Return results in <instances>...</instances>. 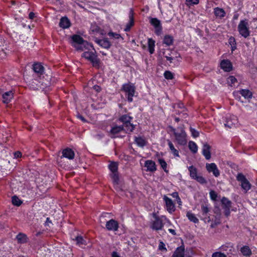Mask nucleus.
<instances>
[{
    "label": "nucleus",
    "instance_id": "51",
    "mask_svg": "<svg viewBox=\"0 0 257 257\" xmlns=\"http://www.w3.org/2000/svg\"><path fill=\"white\" fill-rule=\"evenodd\" d=\"M165 57L166 58L167 60L169 61L170 63L173 62V61L175 59V58H177V56H176L174 57L172 56L171 54H170L169 56L166 55Z\"/></svg>",
    "mask_w": 257,
    "mask_h": 257
},
{
    "label": "nucleus",
    "instance_id": "38",
    "mask_svg": "<svg viewBox=\"0 0 257 257\" xmlns=\"http://www.w3.org/2000/svg\"><path fill=\"white\" fill-rule=\"evenodd\" d=\"M186 216L188 217V219L195 223H197L199 222L198 219L196 217L195 215L190 211H188L187 212Z\"/></svg>",
    "mask_w": 257,
    "mask_h": 257
},
{
    "label": "nucleus",
    "instance_id": "36",
    "mask_svg": "<svg viewBox=\"0 0 257 257\" xmlns=\"http://www.w3.org/2000/svg\"><path fill=\"white\" fill-rule=\"evenodd\" d=\"M16 238L19 243H24L27 242V237L26 234L22 233H19Z\"/></svg>",
    "mask_w": 257,
    "mask_h": 257
},
{
    "label": "nucleus",
    "instance_id": "1",
    "mask_svg": "<svg viewBox=\"0 0 257 257\" xmlns=\"http://www.w3.org/2000/svg\"><path fill=\"white\" fill-rule=\"evenodd\" d=\"M171 131L173 133L175 139L179 145L183 146L186 144L187 135L183 127H179L176 129L171 127Z\"/></svg>",
    "mask_w": 257,
    "mask_h": 257
},
{
    "label": "nucleus",
    "instance_id": "44",
    "mask_svg": "<svg viewBox=\"0 0 257 257\" xmlns=\"http://www.w3.org/2000/svg\"><path fill=\"white\" fill-rule=\"evenodd\" d=\"M171 195L173 198H175L176 199L177 202L179 205H182V201H181V198H180V197L179 196L178 192H173Z\"/></svg>",
    "mask_w": 257,
    "mask_h": 257
},
{
    "label": "nucleus",
    "instance_id": "50",
    "mask_svg": "<svg viewBox=\"0 0 257 257\" xmlns=\"http://www.w3.org/2000/svg\"><path fill=\"white\" fill-rule=\"evenodd\" d=\"M190 132L191 133L192 136L194 138H197L199 136V133L194 128L190 127Z\"/></svg>",
    "mask_w": 257,
    "mask_h": 257
},
{
    "label": "nucleus",
    "instance_id": "61",
    "mask_svg": "<svg viewBox=\"0 0 257 257\" xmlns=\"http://www.w3.org/2000/svg\"><path fill=\"white\" fill-rule=\"evenodd\" d=\"M168 231H169L170 233H171L173 235H176V231L174 229L170 228V229H168Z\"/></svg>",
    "mask_w": 257,
    "mask_h": 257
},
{
    "label": "nucleus",
    "instance_id": "15",
    "mask_svg": "<svg viewBox=\"0 0 257 257\" xmlns=\"http://www.w3.org/2000/svg\"><path fill=\"white\" fill-rule=\"evenodd\" d=\"M206 169L208 172L212 173L213 175L216 177H218L220 175V171L217 165L214 163H206Z\"/></svg>",
    "mask_w": 257,
    "mask_h": 257
},
{
    "label": "nucleus",
    "instance_id": "30",
    "mask_svg": "<svg viewBox=\"0 0 257 257\" xmlns=\"http://www.w3.org/2000/svg\"><path fill=\"white\" fill-rule=\"evenodd\" d=\"M97 44L102 48L108 49L110 46V43L107 38L97 40Z\"/></svg>",
    "mask_w": 257,
    "mask_h": 257
},
{
    "label": "nucleus",
    "instance_id": "52",
    "mask_svg": "<svg viewBox=\"0 0 257 257\" xmlns=\"http://www.w3.org/2000/svg\"><path fill=\"white\" fill-rule=\"evenodd\" d=\"M108 35H109V36L113 37L115 39H119V38L121 37L120 35L119 34L115 33H113V32H109L108 33Z\"/></svg>",
    "mask_w": 257,
    "mask_h": 257
},
{
    "label": "nucleus",
    "instance_id": "25",
    "mask_svg": "<svg viewBox=\"0 0 257 257\" xmlns=\"http://www.w3.org/2000/svg\"><path fill=\"white\" fill-rule=\"evenodd\" d=\"M220 67L226 72L230 71L232 68L231 62L228 60H223L220 63Z\"/></svg>",
    "mask_w": 257,
    "mask_h": 257
},
{
    "label": "nucleus",
    "instance_id": "33",
    "mask_svg": "<svg viewBox=\"0 0 257 257\" xmlns=\"http://www.w3.org/2000/svg\"><path fill=\"white\" fill-rule=\"evenodd\" d=\"M168 146L170 149V150L171 152V153L174 155L175 157H179V153L178 150L175 148L174 145L173 143L170 141H168Z\"/></svg>",
    "mask_w": 257,
    "mask_h": 257
},
{
    "label": "nucleus",
    "instance_id": "9",
    "mask_svg": "<svg viewBox=\"0 0 257 257\" xmlns=\"http://www.w3.org/2000/svg\"><path fill=\"white\" fill-rule=\"evenodd\" d=\"M238 119L237 117L234 115L228 114L226 115L225 117L224 125L228 128H232L237 124Z\"/></svg>",
    "mask_w": 257,
    "mask_h": 257
},
{
    "label": "nucleus",
    "instance_id": "34",
    "mask_svg": "<svg viewBox=\"0 0 257 257\" xmlns=\"http://www.w3.org/2000/svg\"><path fill=\"white\" fill-rule=\"evenodd\" d=\"M214 13L216 17L220 18H223L225 15V12L223 9L218 7L214 9Z\"/></svg>",
    "mask_w": 257,
    "mask_h": 257
},
{
    "label": "nucleus",
    "instance_id": "12",
    "mask_svg": "<svg viewBox=\"0 0 257 257\" xmlns=\"http://www.w3.org/2000/svg\"><path fill=\"white\" fill-rule=\"evenodd\" d=\"M220 249L222 251L226 252L229 255H234L236 253L235 249L231 243H227L222 245Z\"/></svg>",
    "mask_w": 257,
    "mask_h": 257
},
{
    "label": "nucleus",
    "instance_id": "46",
    "mask_svg": "<svg viewBox=\"0 0 257 257\" xmlns=\"http://www.w3.org/2000/svg\"><path fill=\"white\" fill-rule=\"evenodd\" d=\"M164 77L166 79L171 80L174 78V74L169 71H166L164 74Z\"/></svg>",
    "mask_w": 257,
    "mask_h": 257
},
{
    "label": "nucleus",
    "instance_id": "5",
    "mask_svg": "<svg viewBox=\"0 0 257 257\" xmlns=\"http://www.w3.org/2000/svg\"><path fill=\"white\" fill-rule=\"evenodd\" d=\"M133 117L128 114H123L119 118V120L123 123L122 125L125 127L126 132H132L135 128V125L131 123Z\"/></svg>",
    "mask_w": 257,
    "mask_h": 257
},
{
    "label": "nucleus",
    "instance_id": "21",
    "mask_svg": "<svg viewBox=\"0 0 257 257\" xmlns=\"http://www.w3.org/2000/svg\"><path fill=\"white\" fill-rule=\"evenodd\" d=\"M14 94V91L13 90L5 92L2 96L3 102L5 103H9L13 98Z\"/></svg>",
    "mask_w": 257,
    "mask_h": 257
},
{
    "label": "nucleus",
    "instance_id": "39",
    "mask_svg": "<svg viewBox=\"0 0 257 257\" xmlns=\"http://www.w3.org/2000/svg\"><path fill=\"white\" fill-rule=\"evenodd\" d=\"M240 94L245 98H250L252 97V93L248 89H241L239 91Z\"/></svg>",
    "mask_w": 257,
    "mask_h": 257
},
{
    "label": "nucleus",
    "instance_id": "10",
    "mask_svg": "<svg viewBox=\"0 0 257 257\" xmlns=\"http://www.w3.org/2000/svg\"><path fill=\"white\" fill-rule=\"evenodd\" d=\"M163 200L165 203V208L170 214L173 213L176 210L175 205L173 200L166 195L163 196Z\"/></svg>",
    "mask_w": 257,
    "mask_h": 257
},
{
    "label": "nucleus",
    "instance_id": "20",
    "mask_svg": "<svg viewBox=\"0 0 257 257\" xmlns=\"http://www.w3.org/2000/svg\"><path fill=\"white\" fill-rule=\"evenodd\" d=\"M33 70L38 76H40L44 73V67L41 63H35L33 65Z\"/></svg>",
    "mask_w": 257,
    "mask_h": 257
},
{
    "label": "nucleus",
    "instance_id": "40",
    "mask_svg": "<svg viewBox=\"0 0 257 257\" xmlns=\"http://www.w3.org/2000/svg\"><path fill=\"white\" fill-rule=\"evenodd\" d=\"M188 147L193 153L195 154L197 153L198 151V147L195 143L192 141L189 142Z\"/></svg>",
    "mask_w": 257,
    "mask_h": 257
},
{
    "label": "nucleus",
    "instance_id": "4",
    "mask_svg": "<svg viewBox=\"0 0 257 257\" xmlns=\"http://www.w3.org/2000/svg\"><path fill=\"white\" fill-rule=\"evenodd\" d=\"M238 31L240 35L245 38L250 35L249 24L246 19L241 20L238 25Z\"/></svg>",
    "mask_w": 257,
    "mask_h": 257
},
{
    "label": "nucleus",
    "instance_id": "19",
    "mask_svg": "<svg viewBox=\"0 0 257 257\" xmlns=\"http://www.w3.org/2000/svg\"><path fill=\"white\" fill-rule=\"evenodd\" d=\"M86 88L87 89L86 91H90L91 93H92L93 91L94 92L96 91V81L95 77H93L88 81Z\"/></svg>",
    "mask_w": 257,
    "mask_h": 257
},
{
    "label": "nucleus",
    "instance_id": "16",
    "mask_svg": "<svg viewBox=\"0 0 257 257\" xmlns=\"http://www.w3.org/2000/svg\"><path fill=\"white\" fill-rule=\"evenodd\" d=\"M105 226L109 231H116L118 230L119 224L117 221L111 219L106 222Z\"/></svg>",
    "mask_w": 257,
    "mask_h": 257
},
{
    "label": "nucleus",
    "instance_id": "8",
    "mask_svg": "<svg viewBox=\"0 0 257 257\" xmlns=\"http://www.w3.org/2000/svg\"><path fill=\"white\" fill-rule=\"evenodd\" d=\"M236 180L240 183L241 188L246 193L250 189L251 185L245 176L242 173H238L236 176Z\"/></svg>",
    "mask_w": 257,
    "mask_h": 257
},
{
    "label": "nucleus",
    "instance_id": "35",
    "mask_svg": "<svg viewBox=\"0 0 257 257\" xmlns=\"http://www.w3.org/2000/svg\"><path fill=\"white\" fill-rule=\"evenodd\" d=\"M155 41L152 38H149L148 40V49L150 54H153L155 51Z\"/></svg>",
    "mask_w": 257,
    "mask_h": 257
},
{
    "label": "nucleus",
    "instance_id": "54",
    "mask_svg": "<svg viewBox=\"0 0 257 257\" xmlns=\"http://www.w3.org/2000/svg\"><path fill=\"white\" fill-rule=\"evenodd\" d=\"M228 43L231 46L236 45L235 40L234 38L231 37L228 40Z\"/></svg>",
    "mask_w": 257,
    "mask_h": 257
},
{
    "label": "nucleus",
    "instance_id": "28",
    "mask_svg": "<svg viewBox=\"0 0 257 257\" xmlns=\"http://www.w3.org/2000/svg\"><path fill=\"white\" fill-rule=\"evenodd\" d=\"M202 154L206 160H209L211 158L210 147L207 144L203 145L202 148Z\"/></svg>",
    "mask_w": 257,
    "mask_h": 257
},
{
    "label": "nucleus",
    "instance_id": "14",
    "mask_svg": "<svg viewBox=\"0 0 257 257\" xmlns=\"http://www.w3.org/2000/svg\"><path fill=\"white\" fill-rule=\"evenodd\" d=\"M123 131H124L123 125L114 124L112 125L109 132L110 136L111 138L117 137L118 136V134Z\"/></svg>",
    "mask_w": 257,
    "mask_h": 257
},
{
    "label": "nucleus",
    "instance_id": "17",
    "mask_svg": "<svg viewBox=\"0 0 257 257\" xmlns=\"http://www.w3.org/2000/svg\"><path fill=\"white\" fill-rule=\"evenodd\" d=\"M86 59L89 60L93 67L96 66V55L91 52H84L82 55Z\"/></svg>",
    "mask_w": 257,
    "mask_h": 257
},
{
    "label": "nucleus",
    "instance_id": "47",
    "mask_svg": "<svg viewBox=\"0 0 257 257\" xmlns=\"http://www.w3.org/2000/svg\"><path fill=\"white\" fill-rule=\"evenodd\" d=\"M199 2V0H186L185 4L190 7L191 5H197Z\"/></svg>",
    "mask_w": 257,
    "mask_h": 257
},
{
    "label": "nucleus",
    "instance_id": "59",
    "mask_svg": "<svg viewBox=\"0 0 257 257\" xmlns=\"http://www.w3.org/2000/svg\"><path fill=\"white\" fill-rule=\"evenodd\" d=\"M49 223H51V220H50V218L47 217L46 220V222L45 223V225L47 226L48 225Z\"/></svg>",
    "mask_w": 257,
    "mask_h": 257
},
{
    "label": "nucleus",
    "instance_id": "48",
    "mask_svg": "<svg viewBox=\"0 0 257 257\" xmlns=\"http://www.w3.org/2000/svg\"><path fill=\"white\" fill-rule=\"evenodd\" d=\"M209 195H210V197L211 199L212 200L215 201L216 200V198L217 197V194L214 191H213V190L210 191V192H209Z\"/></svg>",
    "mask_w": 257,
    "mask_h": 257
},
{
    "label": "nucleus",
    "instance_id": "26",
    "mask_svg": "<svg viewBox=\"0 0 257 257\" xmlns=\"http://www.w3.org/2000/svg\"><path fill=\"white\" fill-rule=\"evenodd\" d=\"M145 167L147 168V171L153 172L156 170L155 163L152 160L146 161Z\"/></svg>",
    "mask_w": 257,
    "mask_h": 257
},
{
    "label": "nucleus",
    "instance_id": "29",
    "mask_svg": "<svg viewBox=\"0 0 257 257\" xmlns=\"http://www.w3.org/2000/svg\"><path fill=\"white\" fill-rule=\"evenodd\" d=\"M174 42V38L170 35H166L163 39V43L166 46H170L173 45Z\"/></svg>",
    "mask_w": 257,
    "mask_h": 257
},
{
    "label": "nucleus",
    "instance_id": "22",
    "mask_svg": "<svg viewBox=\"0 0 257 257\" xmlns=\"http://www.w3.org/2000/svg\"><path fill=\"white\" fill-rule=\"evenodd\" d=\"M62 156L61 157V158L64 157L69 160H72L74 157L75 154L74 151L71 149H70L69 148L64 149L62 151Z\"/></svg>",
    "mask_w": 257,
    "mask_h": 257
},
{
    "label": "nucleus",
    "instance_id": "32",
    "mask_svg": "<svg viewBox=\"0 0 257 257\" xmlns=\"http://www.w3.org/2000/svg\"><path fill=\"white\" fill-rule=\"evenodd\" d=\"M240 252L245 256H250L251 254V251L248 246L244 245L240 248Z\"/></svg>",
    "mask_w": 257,
    "mask_h": 257
},
{
    "label": "nucleus",
    "instance_id": "7",
    "mask_svg": "<svg viewBox=\"0 0 257 257\" xmlns=\"http://www.w3.org/2000/svg\"><path fill=\"white\" fill-rule=\"evenodd\" d=\"M188 169L189 172L190 177L196 180L198 182L201 184H204L207 183L206 179L201 176L198 175L197 169L193 165L188 167Z\"/></svg>",
    "mask_w": 257,
    "mask_h": 257
},
{
    "label": "nucleus",
    "instance_id": "57",
    "mask_svg": "<svg viewBox=\"0 0 257 257\" xmlns=\"http://www.w3.org/2000/svg\"><path fill=\"white\" fill-rule=\"evenodd\" d=\"M77 117L78 118L81 119L82 121H83V122H85L86 121V120H85V118L82 115L80 114L79 113H78L77 115Z\"/></svg>",
    "mask_w": 257,
    "mask_h": 257
},
{
    "label": "nucleus",
    "instance_id": "63",
    "mask_svg": "<svg viewBox=\"0 0 257 257\" xmlns=\"http://www.w3.org/2000/svg\"><path fill=\"white\" fill-rule=\"evenodd\" d=\"M175 119V121H176V122H179V120H180V119H179V117H176Z\"/></svg>",
    "mask_w": 257,
    "mask_h": 257
},
{
    "label": "nucleus",
    "instance_id": "24",
    "mask_svg": "<svg viewBox=\"0 0 257 257\" xmlns=\"http://www.w3.org/2000/svg\"><path fill=\"white\" fill-rule=\"evenodd\" d=\"M133 11L132 9L130 10V13H129V22L126 24L125 25V27L124 29V31L125 32H128L131 30V28L134 26V16H133Z\"/></svg>",
    "mask_w": 257,
    "mask_h": 257
},
{
    "label": "nucleus",
    "instance_id": "43",
    "mask_svg": "<svg viewBox=\"0 0 257 257\" xmlns=\"http://www.w3.org/2000/svg\"><path fill=\"white\" fill-rule=\"evenodd\" d=\"M159 164L161 165L162 169L165 172H168V171L167 170V164L163 159H159L158 160Z\"/></svg>",
    "mask_w": 257,
    "mask_h": 257
},
{
    "label": "nucleus",
    "instance_id": "58",
    "mask_svg": "<svg viewBox=\"0 0 257 257\" xmlns=\"http://www.w3.org/2000/svg\"><path fill=\"white\" fill-rule=\"evenodd\" d=\"M35 17V14L33 12H30L29 15L30 19L33 20Z\"/></svg>",
    "mask_w": 257,
    "mask_h": 257
},
{
    "label": "nucleus",
    "instance_id": "3",
    "mask_svg": "<svg viewBox=\"0 0 257 257\" xmlns=\"http://www.w3.org/2000/svg\"><path fill=\"white\" fill-rule=\"evenodd\" d=\"M72 45L77 51H83L86 45L88 44L87 41L83 40L82 37L78 35H73L71 37Z\"/></svg>",
    "mask_w": 257,
    "mask_h": 257
},
{
    "label": "nucleus",
    "instance_id": "37",
    "mask_svg": "<svg viewBox=\"0 0 257 257\" xmlns=\"http://www.w3.org/2000/svg\"><path fill=\"white\" fill-rule=\"evenodd\" d=\"M135 141L140 147H144L147 145V141L142 137H135Z\"/></svg>",
    "mask_w": 257,
    "mask_h": 257
},
{
    "label": "nucleus",
    "instance_id": "2",
    "mask_svg": "<svg viewBox=\"0 0 257 257\" xmlns=\"http://www.w3.org/2000/svg\"><path fill=\"white\" fill-rule=\"evenodd\" d=\"M153 217L154 220L151 222L150 227L154 230H161L164 226L163 222L168 221L167 217L164 215L159 217L154 213H153Z\"/></svg>",
    "mask_w": 257,
    "mask_h": 257
},
{
    "label": "nucleus",
    "instance_id": "64",
    "mask_svg": "<svg viewBox=\"0 0 257 257\" xmlns=\"http://www.w3.org/2000/svg\"><path fill=\"white\" fill-rule=\"evenodd\" d=\"M231 47H232V51H233L235 49H236V46H235V45H234V46H231Z\"/></svg>",
    "mask_w": 257,
    "mask_h": 257
},
{
    "label": "nucleus",
    "instance_id": "49",
    "mask_svg": "<svg viewBox=\"0 0 257 257\" xmlns=\"http://www.w3.org/2000/svg\"><path fill=\"white\" fill-rule=\"evenodd\" d=\"M212 257H226V255L220 252H215L212 254Z\"/></svg>",
    "mask_w": 257,
    "mask_h": 257
},
{
    "label": "nucleus",
    "instance_id": "42",
    "mask_svg": "<svg viewBox=\"0 0 257 257\" xmlns=\"http://www.w3.org/2000/svg\"><path fill=\"white\" fill-rule=\"evenodd\" d=\"M12 202L13 205L17 206H20L22 203V201L17 196L12 197Z\"/></svg>",
    "mask_w": 257,
    "mask_h": 257
},
{
    "label": "nucleus",
    "instance_id": "23",
    "mask_svg": "<svg viewBox=\"0 0 257 257\" xmlns=\"http://www.w3.org/2000/svg\"><path fill=\"white\" fill-rule=\"evenodd\" d=\"M109 168L110 170L114 174L113 179L115 182H117L118 180V177L116 174L118 169V165L116 163L112 162L109 165Z\"/></svg>",
    "mask_w": 257,
    "mask_h": 257
},
{
    "label": "nucleus",
    "instance_id": "60",
    "mask_svg": "<svg viewBox=\"0 0 257 257\" xmlns=\"http://www.w3.org/2000/svg\"><path fill=\"white\" fill-rule=\"evenodd\" d=\"M112 257H120V256L116 252L113 251L112 253Z\"/></svg>",
    "mask_w": 257,
    "mask_h": 257
},
{
    "label": "nucleus",
    "instance_id": "6",
    "mask_svg": "<svg viewBox=\"0 0 257 257\" xmlns=\"http://www.w3.org/2000/svg\"><path fill=\"white\" fill-rule=\"evenodd\" d=\"M122 90L125 92V95L127 99L128 102L133 101V97L135 95V87L130 83H125L122 85Z\"/></svg>",
    "mask_w": 257,
    "mask_h": 257
},
{
    "label": "nucleus",
    "instance_id": "13",
    "mask_svg": "<svg viewBox=\"0 0 257 257\" xmlns=\"http://www.w3.org/2000/svg\"><path fill=\"white\" fill-rule=\"evenodd\" d=\"M222 208L224 210V214L226 216L230 215V209L231 207V202L226 197H223L221 199Z\"/></svg>",
    "mask_w": 257,
    "mask_h": 257
},
{
    "label": "nucleus",
    "instance_id": "41",
    "mask_svg": "<svg viewBox=\"0 0 257 257\" xmlns=\"http://www.w3.org/2000/svg\"><path fill=\"white\" fill-rule=\"evenodd\" d=\"M227 82L229 85L233 86L237 82V79L233 76H229L227 78Z\"/></svg>",
    "mask_w": 257,
    "mask_h": 257
},
{
    "label": "nucleus",
    "instance_id": "62",
    "mask_svg": "<svg viewBox=\"0 0 257 257\" xmlns=\"http://www.w3.org/2000/svg\"><path fill=\"white\" fill-rule=\"evenodd\" d=\"M3 55H4V52H3V49L0 48V58L3 57Z\"/></svg>",
    "mask_w": 257,
    "mask_h": 257
},
{
    "label": "nucleus",
    "instance_id": "11",
    "mask_svg": "<svg viewBox=\"0 0 257 257\" xmlns=\"http://www.w3.org/2000/svg\"><path fill=\"white\" fill-rule=\"evenodd\" d=\"M150 23L154 27L156 35H160L163 29L161 21L157 18H151Z\"/></svg>",
    "mask_w": 257,
    "mask_h": 257
},
{
    "label": "nucleus",
    "instance_id": "27",
    "mask_svg": "<svg viewBox=\"0 0 257 257\" xmlns=\"http://www.w3.org/2000/svg\"><path fill=\"white\" fill-rule=\"evenodd\" d=\"M70 20L66 17H62L59 22V26L63 29H67L70 27Z\"/></svg>",
    "mask_w": 257,
    "mask_h": 257
},
{
    "label": "nucleus",
    "instance_id": "18",
    "mask_svg": "<svg viewBox=\"0 0 257 257\" xmlns=\"http://www.w3.org/2000/svg\"><path fill=\"white\" fill-rule=\"evenodd\" d=\"M201 209L202 215L203 216V220L205 221L209 222L210 219V217L209 216V212L210 211L209 208L208 207V205L206 204H202L201 206Z\"/></svg>",
    "mask_w": 257,
    "mask_h": 257
},
{
    "label": "nucleus",
    "instance_id": "53",
    "mask_svg": "<svg viewBox=\"0 0 257 257\" xmlns=\"http://www.w3.org/2000/svg\"><path fill=\"white\" fill-rule=\"evenodd\" d=\"M159 249L161 250L167 251L165 244L162 241H160L159 243Z\"/></svg>",
    "mask_w": 257,
    "mask_h": 257
},
{
    "label": "nucleus",
    "instance_id": "56",
    "mask_svg": "<svg viewBox=\"0 0 257 257\" xmlns=\"http://www.w3.org/2000/svg\"><path fill=\"white\" fill-rule=\"evenodd\" d=\"M177 106L179 108H180L181 109H182V111H184V110H185V108L184 107V104L183 103H179L177 104Z\"/></svg>",
    "mask_w": 257,
    "mask_h": 257
},
{
    "label": "nucleus",
    "instance_id": "55",
    "mask_svg": "<svg viewBox=\"0 0 257 257\" xmlns=\"http://www.w3.org/2000/svg\"><path fill=\"white\" fill-rule=\"evenodd\" d=\"M14 157L15 158H21L22 157V153L20 151H17V152H15L14 153Z\"/></svg>",
    "mask_w": 257,
    "mask_h": 257
},
{
    "label": "nucleus",
    "instance_id": "45",
    "mask_svg": "<svg viewBox=\"0 0 257 257\" xmlns=\"http://www.w3.org/2000/svg\"><path fill=\"white\" fill-rule=\"evenodd\" d=\"M75 240L76 241L77 244L79 245L85 244V241L81 236H77L76 237Z\"/></svg>",
    "mask_w": 257,
    "mask_h": 257
},
{
    "label": "nucleus",
    "instance_id": "31",
    "mask_svg": "<svg viewBox=\"0 0 257 257\" xmlns=\"http://www.w3.org/2000/svg\"><path fill=\"white\" fill-rule=\"evenodd\" d=\"M173 257H184V248L177 247L173 254Z\"/></svg>",
    "mask_w": 257,
    "mask_h": 257
}]
</instances>
